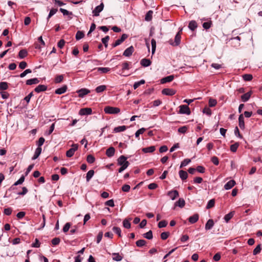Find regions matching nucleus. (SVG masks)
<instances>
[{"label": "nucleus", "mask_w": 262, "mask_h": 262, "mask_svg": "<svg viewBox=\"0 0 262 262\" xmlns=\"http://www.w3.org/2000/svg\"><path fill=\"white\" fill-rule=\"evenodd\" d=\"M117 164L121 166L120 168L118 169V172L121 173L127 168L129 163L127 161V158L122 155L117 159Z\"/></svg>", "instance_id": "nucleus-1"}, {"label": "nucleus", "mask_w": 262, "mask_h": 262, "mask_svg": "<svg viewBox=\"0 0 262 262\" xmlns=\"http://www.w3.org/2000/svg\"><path fill=\"white\" fill-rule=\"evenodd\" d=\"M104 111L106 114H116L120 112V110L118 107L107 106L104 107Z\"/></svg>", "instance_id": "nucleus-2"}, {"label": "nucleus", "mask_w": 262, "mask_h": 262, "mask_svg": "<svg viewBox=\"0 0 262 262\" xmlns=\"http://www.w3.org/2000/svg\"><path fill=\"white\" fill-rule=\"evenodd\" d=\"M78 145L77 144H73L72 145V148L69 149L66 152V156L67 157L71 158L72 157L75 152L78 149Z\"/></svg>", "instance_id": "nucleus-3"}, {"label": "nucleus", "mask_w": 262, "mask_h": 262, "mask_svg": "<svg viewBox=\"0 0 262 262\" xmlns=\"http://www.w3.org/2000/svg\"><path fill=\"white\" fill-rule=\"evenodd\" d=\"M179 113L181 114L190 115L191 113L189 107L187 105H181L180 106Z\"/></svg>", "instance_id": "nucleus-4"}, {"label": "nucleus", "mask_w": 262, "mask_h": 262, "mask_svg": "<svg viewBox=\"0 0 262 262\" xmlns=\"http://www.w3.org/2000/svg\"><path fill=\"white\" fill-rule=\"evenodd\" d=\"M104 8V5L102 3L99 6H97L93 11L92 13L94 16H99L100 13L103 10Z\"/></svg>", "instance_id": "nucleus-5"}, {"label": "nucleus", "mask_w": 262, "mask_h": 262, "mask_svg": "<svg viewBox=\"0 0 262 262\" xmlns=\"http://www.w3.org/2000/svg\"><path fill=\"white\" fill-rule=\"evenodd\" d=\"M127 37H128L127 35H126L125 34H122L120 39H118L117 40H116L115 43H114L112 45V47L113 48H115V47L120 45L122 42H123L127 38Z\"/></svg>", "instance_id": "nucleus-6"}, {"label": "nucleus", "mask_w": 262, "mask_h": 262, "mask_svg": "<svg viewBox=\"0 0 262 262\" xmlns=\"http://www.w3.org/2000/svg\"><path fill=\"white\" fill-rule=\"evenodd\" d=\"M76 93L78 94V97L80 98H83L87 94L90 93V91L87 89L83 88L81 89L76 91Z\"/></svg>", "instance_id": "nucleus-7"}, {"label": "nucleus", "mask_w": 262, "mask_h": 262, "mask_svg": "<svg viewBox=\"0 0 262 262\" xmlns=\"http://www.w3.org/2000/svg\"><path fill=\"white\" fill-rule=\"evenodd\" d=\"M176 93V91L172 89H164L162 91V94L164 95L167 96H173Z\"/></svg>", "instance_id": "nucleus-8"}, {"label": "nucleus", "mask_w": 262, "mask_h": 262, "mask_svg": "<svg viewBox=\"0 0 262 262\" xmlns=\"http://www.w3.org/2000/svg\"><path fill=\"white\" fill-rule=\"evenodd\" d=\"M92 113V110L91 108L86 107L81 108L79 112L80 115H89Z\"/></svg>", "instance_id": "nucleus-9"}, {"label": "nucleus", "mask_w": 262, "mask_h": 262, "mask_svg": "<svg viewBox=\"0 0 262 262\" xmlns=\"http://www.w3.org/2000/svg\"><path fill=\"white\" fill-rule=\"evenodd\" d=\"M167 195L172 200H174L179 196V192L176 190L169 191L168 192Z\"/></svg>", "instance_id": "nucleus-10"}, {"label": "nucleus", "mask_w": 262, "mask_h": 262, "mask_svg": "<svg viewBox=\"0 0 262 262\" xmlns=\"http://www.w3.org/2000/svg\"><path fill=\"white\" fill-rule=\"evenodd\" d=\"M134 51V48L133 46H130L127 48L123 52V55L126 57L130 56L133 53Z\"/></svg>", "instance_id": "nucleus-11"}, {"label": "nucleus", "mask_w": 262, "mask_h": 262, "mask_svg": "<svg viewBox=\"0 0 262 262\" xmlns=\"http://www.w3.org/2000/svg\"><path fill=\"white\" fill-rule=\"evenodd\" d=\"M68 87L66 85H63L62 87L57 89L55 93L56 94L61 95L64 93L67 90Z\"/></svg>", "instance_id": "nucleus-12"}, {"label": "nucleus", "mask_w": 262, "mask_h": 262, "mask_svg": "<svg viewBox=\"0 0 262 262\" xmlns=\"http://www.w3.org/2000/svg\"><path fill=\"white\" fill-rule=\"evenodd\" d=\"M199 216L198 214L195 213L193 214V215L190 216L188 218V221L191 224H194L195 223L199 220Z\"/></svg>", "instance_id": "nucleus-13"}, {"label": "nucleus", "mask_w": 262, "mask_h": 262, "mask_svg": "<svg viewBox=\"0 0 262 262\" xmlns=\"http://www.w3.org/2000/svg\"><path fill=\"white\" fill-rule=\"evenodd\" d=\"M47 89V86L45 85L40 84L35 88L34 89L35 92L37 93H40L41 92H44Z\"/></svg>", "instance_id": "nucleus-14"}, {"label": "nucleus", "mask_w": 262, "mask_h": 262, "mask_svg": "<svg viewBox=\"0 0 262 262\" xmlns=\"http://www.w3.org/2000/svg\"><path fill=\"white\" fill-rule=\"evenodd\" d=\"M115 152V149L113 147H109L106 151V155L108 157H112L114 156Z\"/></svg>", "instance_id": "nucleus-15"}, {"label": "nucleus", "mask_w": 262, "mask_h": 262, "mask_svg": "<svg viewBox=\"0 0 262 262\" xmlns=\"http://www.w3.org/2000/svg\"><path fill=\"white\" fill-rule=\"evenodd\" d=\"M252 92L249 91L241 96V99L243 102L247 101L251 97Z\"/></svg>", "instance_id": "nucleus-16"}, {"label": "nucleus", "mask_w": 262, "mask_h": 262, "mask_svg": "<svg viewBox=\"0 0 262 262\" xmlns=\"http://www.w3.org/2000/svg\"><path fill=\"white\" fill-rule=\"evenodd\" d=\"M214 222L212 219H209L205 225V229L206 230H210L214 226Z\"/></svg>", "instance_id": "nucleus-17"}, {"label": "nucleus", "mask_w": 262, "mask_h": 262, "mask_svg": "<svg viewBox=\"0 0 262 262\" xmlns=\"http://www.w3.org/2000/svg\"><path fill=\"white\" fill-rule=\"evenodd\" d=\"M238 125L239 127L241 129H244L245 128V123H244V118L243 114L239 115L238 117Z\"/></svg>", "instance_id": "nucleus-18"}, {"label": "nucleus", "mask_w": 262, "mask_h": 262, "mask_svg": "<svg viewBox=\"0 0 262 262\" xmlns=\"http://www.w3.org/2000/svg\"><path fill=\"white\" fill-rule=\"evenodd\" d=\"M174 79V76L173 75H169L167 77H165L163 78H162L161 80V82L162 83H165L167 82H169L172 81Z\"/></svg>", "instance_id": "nucleus-19"}, {"label": "nucleus", "mask_w": 262, "mask_h": 262, "mask_svg": "<svg viewBox=\"0 0 262 262\" xmlns=\"http://www.w3.org/2000/svg\"><path fill=\"white\" fill-rule=\"evenodd\" d=\"M151 63L150 60L148 59L143 58L141 60L140 64L144 67L149 66Z\"/></svg>", "instance_id": "nucleus-20"}, {"label": "nucleus", "mask_w": 262, "mask_h": 262, "mask_svg": "<svg viewBox=\"0 0 262 262\" xmlns=\"http://www.w3.org/2000/svg\"><path fill=\"white\" fill-rule=\"evenodd\" d=\"M113 255V260L116 261H121L122 258L123 256H121L119 253H113L112 254Z\"/></svg>", "instance_id": "nucleus-21"}, {"label": "nucleus", "mask_w": 262, "mask_h": 262, "mask_svg": "<svg viewBox=\"0 0 262 262\" xmlns=\"http://www.w3.org/2000/svg\"><path fill=\"white\" fill-rule=\"evenodd\" d=\"M39 82V80L37 78H34L32 79H28L26 81L27 85H32L35 84H37Z\"/></svg>", "instance_id": "nucleus-22"}, {"label": "nucleus", "mask_w": 262, "mask_h": 262, "mask_svg": "<svg viewBox=\"0 0 262 262\" xmlns=\"http://www.w3.org/2000/svg\"><path fill=\"white\" fill-rule=\"evenodd\" d=\"M179 173L180 177L182 180H186L188 178V173L186 171L181 170L179 171Z\"/></svg>", "instance_id": "nucleus-23"}, {"label": "nucleus", "mask_w": 262, "mask_h": 262, "mask_svg": "<svg viewBox=\"0 0 262 262\" xmlns=\"http://www.w3.org/2000/svg\"><path fill=\"white\" fill-rule=\"evenodd\" d=\"M41 150L42 149H41V148L40 147H38L36 149L35 153H34V155L33 156V157L32 158V160L36 159L39 157V156L40 155L41 152Z\"/></svg>", "instance_id": "nucleus-24"}, {"label": "nucleus", "mask_w": 262, "mask_h": 262, "mask_svg": "<svg viewBox=\"0 0 262 262\" xmlns=\"http://www.w3.org/2000/svg\"><path fill=\"white\" fill-rule=\"evenodd\" d=\"M197 27V24L195 20H191L189 22L188 28L192 31L194 30Z\"/></svg>", "instance_id": "nucleus-25"}, {"label": "nucleus", "mask_w": 262, "mask_h": 262, "mask_svg": "<svg viewBox=\"0 0 262 262\" xmlns=\"http://www.w3.org/2000/svg\"><path fill=\"white\" fill-rule=\"evenodd\" d=\"M185 204V202L183 199L180 198L175 203V206H178L181 208H183Z\"/></svg>", "instance_id": "nucleus-26"}, {"label": "nucleus", "mask_w": 262, "mask_h": 262, "mask_svg": "<svg viewBox=\"0 0 262 262\" xmlns=\"http://www.w3.org/2000/svg\"><path fill=\"white\" fill-rule=\"evenodd\" d=\"M155 147L154 146H151L148 147L143 148L142 151L144 153L152 152L155 150Z\"/></svg>", "instance_id": "nucleus-27"}, {"label": "nucleus", "mask_w": 262, "mask_h": 262, "mask_svg": "<svg viewBox=\"0 0 262 262\" xmlns=\"http://www.w3.org/2000/svg\"><path fill=\"white\" fill-rule=\"evenodd\" d=\"M28 52L26 50H21L18 53V56L20 58L23 59L27 56Z\"/></svg>", "instance_id": "nucleus-28"}, {"label": "nucleus", "mask_w": 262, "mask_h": 262, "mask_svg": "<svg viewBox=\"0 0 262 262\" xmlns=\"http://www.w3.org/2000/svg\"><path fill=\"white\" fill-rule=\"evenodd\" d=\"M126 126L125 125L119 126L115 127L114 129V132L115 133H119V132H123V131L125 130L126 129Z\"/></svg>", "instance_id": "nucleus-29"}, {"label": "nucleus", "mask_w": 262, "mask_h": 262, "mask_svg": "<svg viewBox=\"0 0 262 262\" xmlns=\"http://www.w3.org/2000/svg\"><path fill=\"white\" fill-rule=\"evenodd\" d=\"M94 174V171L93 170H89L86 173V180L87 182H89L91 179L93 177Z\"/></svg>", "instance_id": "nucleus-30"}, {"label": "nucleus", "mask_w": 262, "mask_h": 262, "mask_svg": "<svg viewBox=\"0 0 262 262\" xmlns=\"http://www.w3.org/2000/svg\"><path fill=\"white\" fill-rule=\"evenodd\" d=\"M97 70L98 72H99L101 73H106L110 71V68H104V67H99V68H97Z\"/></svg>", "instance_id": "nucleus-31"}, {"label": "nucleus", "mask_w": 262, "mask_h": 262, "mask_svg": "<svg viewBox=\"0 0 262 262\" xmlns=\"http://www.w3.org/2000/svg\"><path fill=\"white\" fill-rule=\"evenodd\" d=\"M143 236L148 239H151L153 237L152 232L151 230H149L147 232L143 234Z\"/></svg>", "instance_id": "nucleus-32"}, {"label": "nucleus", "mask_w": 262, "mask_h": 262, "mask_svg": "<svg viewBox=\"0 0 262 262\" xmlns=\"http://www.w3.org/2000/svg\"><path fill=\"white\" fill-rule=\"evenodd\" d=\"M153 12L151 10H149L147 12L145 15V19L146 21H150L152 17Z\"/></svg>", "instance_id": "nucleus-33"}, {"label": "nucleus", "mask_w": 262, "mask_h": 262, "mask_svg": "<svg viewBox=\"0 0 262 262\" xmlns=\"http://www.w3.org/2000/svg\"><path fill=\"white\" fill-rule=\"evenodd\" d=\"M180 41H181V35H180V32H178L176 34L175 38H174V42H175L174 46L179 45L180 43Z\"/></svg>", "instance_id": "nucleus-34"}, {"label": "nucleus", "mask_w": 262, "mask_h": 262, "mask_svg": "<svg viewBox=\"0 0 262 262\" xmlns=\"http://www.w3.org/2000/svg\"><path fill=\"white\" fill-rule=\"evenodd\" d=\"M136 244L137 247H142L144 246H145L146 244V242L144 239H140L136 242Z\"/></svg>", "instance_id": "nucleus-35"}, {"label": "nucleus", "mask_w": 262, "mask_h": 262, "mask_svg": "<svg viewBox=\"0 0 262 262\" xmlns=\"http://www.w3.org/2000/svg\"><path fill=\"white\" fill-rule=\"evenodd\" d=\"M106 87L105 85H101L97 86L96 88L95 91L97 93H99L102 92L104 91H105L106 90Z\"/></svg>", "instance_id": "nucleus-36"}, {"label": "nucleus", "mask_w": 262, "mask_h": 262, "mask_svg": "<svg viewBox=\"0 0 262 262\" xmlns=\"http://www.w3.org/2000/svg\"><path fill=\"white\" fill-rule=\"evenodd\" d=\"M145 82V80L143 79H142L140 80L139 81L135 82L134 84V89L135 90L137 89L140 85L144 84Z\"/></svg>", "instance_id": "nucleus-37"}, {"label": "nucleus", "mask_w": 262, "mask_h": 262, "mask_svg": "<svg viewBox=\"0 0 262 262\" xmlns=\"http://www.w3.org/2000/svg\"><path fill=\"white\" fill-rule=\"evenodd\" d=\"M63 79V75H59L56 76L55 78L54 81L56 83H60L62 81Z\"/></svg>", "instance_id": "nucleus-38"}, {"label": "nucleus", "mask_w": 262, "mask_h": 262, "mask_svg": "<svg viewBox=\"0 0 262 262\" xmlns=\"http://www.w3.org/2000/svg\"><path fill=\"white\" fill-rule=\"evenodd\" d=\"M123 227L125 228L129 229L130 228V223L129 220L125 219L123 222Z\"/></svg>", "instance_id": "nucleus-39"}, {"label": "nucleus", "mask_w": 262, "mask_h": 262, "mask_svg": "<svg viewBox=\"0 0 262 262\" xmlns=\"http://www.w3.org/2000/svg\"><path fill=\"white\" fill-rule=\"evenodd\" d=\"M95 158L93 156L89 155L87 156L86 161L89 163H93L95 162Z\"/></svg>", "instance_id": "nucleus-40"}, {"label": "nucleus", "mask_w": 262, "mask_h": 262, "mask_svg": "<svg viewBox=\"0 0 262 262\" xmlns=\"http://www.w3.org/2000/svg\"><path fill=\"white\" fill-rule=\"evenodd\" d=\"M8 88V83L6 82H0V90H6Z\"/></svg>", "instance_id": "nucleus-41"}, {"label": "nucleus", "mask_w": 262, "mask_h": 262, "mask_svg": "<svg viewBox=\"0 0 262 262\" xmlns=\"http://www.w3.org/2000/svg\"><path fill=\"white\" fill-rule=\"evenodd\" d=\"M151 50H152V54H154L156 49V41L154 39H152L151 41Z\"/></svg>", "instance_id": "nucleus-42"}, {"label": "nucleus", "mask_w": 262, "mask_h": 262, "mask_svg": "<svg viewBox=\"0 0 262 262\" xmlns=\"http://www.w3.org/2000/svg\"><path fill=\"white\" fill-rule=\"evenodd\" d=\"M243 78L245 81H249L252 79L253 76L251 74H245L243 75Z\"/></svg>", "instance_id": "nucleus-43"}, {"label": "nucleus", "mask_w": 262, "mask_h": 262, "mask_svg": "<svg viewBox=\"0 0 262 262\" xmlns=\"http://www.w3.org/2000/svg\"><path fill=\"white\" fill-rule=\"evenodd\" d=\"M167 225V222L165 220H163L159 222L158 226L159 228L165 227Z\"/></svg>", "instance_id": "nucleus-44"}, {"label": "nucleus", "mask_w": 262, "mask_h": 262, "mask_svg": "<svg viewBox=\"0 0 262 262\" xmlns=\"http://www.w3.org/2000/svg\"><path fill=\"white\" fill-rule=\"evenodd\" d=\"M215 204V201L213 199H211L208 202V204L206 206L207 209H210L213 207Z\"/></svg>", "instance_id": "nucleus-45"}, {"label": "nucleus", "mask_w": 262, "mask_h": 262, "mask_svg": "<svg viewBox=\"0 0 262 262\" xmlns=\"http://www.w3.org/2000/svg\"><path fill=\"white\" fill-rule=\"evenodd\" d=\"M109 39H110L109 36H106L105 37L102 38V39H101V41H102V43L104 44L105 48L107 47V46H108L107 42H108Z\"/></svg>", "instance_id": "nucleus-46"}, {"label": "nucleus", "mask_w": 262, "mask_h": 262, "mask_svg": "<svg viewBox=\"0 0 262 262\" xmlns=\"http://www.w3.org/2000/svg\"><path fill=\"white\" fill-rule=\"evenodd\" d=\"M191 162L190 159H184L181 164L180 168H182L183 167H184L188 165L190 162Z\"/></svg>", "instance_id": "nucleus-47"}, {"label": "nucleus", "mask_w": 262, "mask_h": 262, "mask_svg": "<svg viewBox=\"0 0 262 262\" xmlns=\"http://www.w3.org/2000/svg\"><path fill=\"white\" fill-rule=\"evenodd\" d=\"M113 230L119 236H121V230L119 227H114L113 228Z\"/></svg>", "instance_id": "nucleus-48"}, {"label": "nucleus", "mask_w": 262, "mask_h": 262, "mask_svg": "<svg viewBox=\"0 0 262 262\" xmlns=\"http://www.w3.org/2000/svg\"><path fill=\"white\" fill-rule=\"evenodd\" d=\"M84 37V34L83 32H82L81 31H77V32L76 33V39L77 40H79L81 38H82L83 37Z\"/></svg>", "instance_id": "nucleus-49"}, {"label": "nucleus", "mask_w": 262, "mask_h": 262, "mask_svg": "<svg viewBox=\"0 0 262 262\" xmlns=\"http://www.w3.org/2000/svg\"><path fill=\"white\" fill-rule=\"evenodd\" d=\"M188 129L187 126H182L178 129V132L182 134H185Z\"/></svg>", "instance_id": "nucleus-50"}, {"label": "nucleus", "mask_w": 262, "mask_h": 262, "mask_svg": "<svg viewBox=\"0 0 262 262\" xmlns=\"http://www.w3.org/2000/svg\"><path fill=\"white\" fill-rule=\"evenodd\" d=\"M239 144L238 143H235L230 146V150L233 152H235Z\"/></svg>", "instance_id": "nucleus-51"}, {"label": "nucleus", "mask_w": 262, "mask_h": 262, "mask_svg": "<svg viewBox=\"0 0 262 262\" xmlns=\"http://www.w3.org/2000/svg\"><path fill=\"white\" fill-rule=\"evenodd\" d=\"M260 251H261L260 245H258L254 249V250L253 251V255H255L258 254L259 253H260Z\"/></svg>", "instance_id": "nucleus-52"}, {"label": "nucleus", "mask_w": 262, "mask_h": 262, "mask_svg": "<svg viewBox=\"0 0 262 262\" xmlns=\"http://www.w3.org/2000/svg\"><path fill=\"white\" fill-rule=\"evenodd\" d=\"M57 11V9H52L50 12H49V14L48 16V17H47V19L48 20L49 19V18L50 17H51L53 15H54Z\"/></svg>", "instance_id": "nucleus-53"}, {"label": "nucleus", "mask_w": 262, "mask_h": 262, "mask_svg": "<svg viewBox=\"0 0 262 262\" xmlns=\"http://www.w3.org/2000/svg\"><path fill=\"white\" fill-rule=\"evenodd\" d=\"M145 131V128H141L138 129L135 133V137L138 138L140 134H142Z\"/></svg>", "instance_id": "nucleus-54"}, {"label": "nucleus", "mask_w": 262, "mask_h": 262, "mask_svg": "<svg viewBox=\"0 0 262 262\" xmlns=\"http://www.w3.org/2000/svg\"><path fill=\"white\" fill-rule=\"evenodd\" d=\"M169 235V233L168 232H162L161 234V238L163 240H165L168 237Z\"/></svg>", "instance_id": "nucleus-55"}, {"label": "nucleus", "mask_w": 262, "mask_h": 262, "mask_svg": "<svg viewBox=\"0 0 262 262\" xmlns=\"http://www.w3.org/2000/svg\"><path fill=\"white\" fill-rule=\"evenodd\" d=\"M60 239L58 237H55L52 240V244L54 246L57 245L59 244Z\"/></svg>", "instance_id": "nucleus-56"}, {"label": "nucleus", "mask_w": 262, "mask_h": 262, "mask_svg": "<svg viewBox=\"0 0 262 262\" xmlns=\"http://www.w3.org/2000/svg\"><path fill=\"white\" fill-rule=\"evenodd\" d=\"M32 72V71L31 70L28 69H27L25 71H24L23 73H21L19 76L21 78H23L27 74H29V73H31Z\"/></svg>", "instance_id": "nucleus-57"}, {"label": "nucleus", "mask_w": 262, "mask_h": 262, "mask_svg": "<svg viewBox=\"0 0 262 262\" xmlns=\"http://www.w3.org/2000/svg\"><path fill=\"white\" fill-rule=\"evenodd\" d=\"M130 187L129 185L125 184L122 187V190L124 192H127L130 190Z\"/></svg>", "instance_id": "nucleus-58"}, {"label": "nucleus", "mask_w": 262, "mask_h": 262, "mask_svg": "<svg viewBox=\"0 0 262 262\" xmlns=\"http://www.w3.org/2000/svg\"><path fill=\"white\" fill-rule=\"evenodd\" d=\"M216 101L213 99H210L209 100V105L210 107L214 106L216 104Z\"/></svg>", "instance_id": "nucleus-59"}, {"label": "nucleus", "mask_w": 262, "mask_h": 262, "mask_svg": "<svg viewBox=\"0 0 262 262\" xmlns=\"http://www.w3.org/2000/svg\"><path fill=\"white\" fill-rule=\"evenodd\" d=\"M24 180H25V178H24V177L23 176V177H20L18 180H17L16 182H15V183L14 184V185L16 186V185L21 184L24 182Z\"/></svg>", "instance_id": "nucleus-60"}, {"label": "nucleus", "mask_w": 262, "mask_h": 262, "mask_svg": "<svg viewBox=\"0 0 262 262\" xmlns=\"http://www.w3.org/2000/svg\"><path fill=\"white\" fill-rule=\"evenodd\" d=\"M60 11L63 14V15H71L72 14V12H70L68 10L63 9V8H60L59 9Z\"/></svg>", "instance_id": "nucleus-61"}, {"label": "nucleus", "mask_w": 262, "mask_h": 262, "mask_svg": "<svg viewBox=\"0 0 262 262\" xmlns=\"http://www.w3.org/2000/svg\"><path fill=\"white\" fill-rule=\"evenodd\" d=\"M71 226V224L70 223H67L63 228V231L64 232H67L69 231Z\"/></svg>", "instance_id": "nucleus-62"}, {"label": "nucleus", "mask_w": 262, "mask_h": 262, "mask_svg": "<svg viewBox=\"0 0 262 262\" xmlns=\"http://www.w3.org/2000/svg\"><path fill=\"white\" fill-rule=\"evenodd\" d=\"M65 41L63 39H60L57 43V46L60 49H61L63 47L65 44Z\"/></svg>", "instance_id": "nucleus-63"}, {"label": "nucleus", "mask_w": 262, "mask_h": 262, "mask_svg": "<svg viewBox=\"0 0 262 262\" xmlns=\"http://www.w3.org/2000/svg\"><path fill=\"white\" fill-rule=\"evenodd\" d=\"M158 185L155 183H150L148 185V188L149 189L153 190L157 188Z\"/></svg>", "instance_id": "nucleus-64"}]
</instances>
